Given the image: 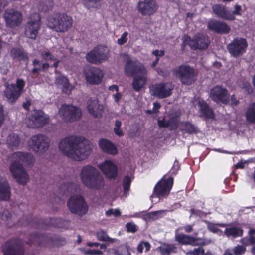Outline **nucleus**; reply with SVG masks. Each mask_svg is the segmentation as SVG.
Segmentation results:
<instances>
[{
    "instance_id": "f257e3e1",
    "label": "nucleus",
    "mask_w": 255,
    "mask_h": 255,
    "mask_svg": "<svg viewBox=\"0 0 255 255\" xmlns=\"http://www.w3.org/2000/svg\"><path fill=\"white\" fill-rule=\"evenodd\" d=\"M59 148L63 154L76 161L85 159L91 152L89 141L81 136L71 135L62 139Z\"/></svg>"
},
{
    "instance_id": "f03ea898",
    "label": "nucleus",
    "mask_w": 255,
    "mask_h": 255,
    "mask_svg": "<svg viewBox=\"0 0 255 255\" xmlns=\"http://www.w3.org/2000/svg\"><path fill=\"white\" fill-rule=\"evenodd\" d=\"M10 158L12 163L9 170L13 178L19 184L26 185L29 181V175L23 165L33 164V155L29 153L18 151L13 153Z\"/></svg>"
},
{
    "instance_id": "7ed1b4c3",
    "label": "nucleus",
    "mask_w": 255,
    "mask_h": 255,
    "mask_svg": "<svg viewBox=\"0 0 255 255\" xmlns=\"http://www.w3.org/2000/svg\"><path fill=\"white\" fill-rule=\"evenodd\" d=\"M66 243V240L59 235L49 234H39L32 233L28 236V241L26 244L29 246L32 245L42 247H60Z\"/></svg>"
},
{
    "instance_id": "20e7f679",
    "label": "nucleus",
    "mask_w": 255,
    "mask_h": 255,
    "mask_svg": "<svg viewBox=\"0 0 255 255\" xmlns=\"http://www.w3.org/2000/svg\"><path fill=\"white\" fill-rule=\"evenodd\" d=\"M82 183L91 189L99 190L105 185V182L99 172L90 165L84 166L80 173Z\"/></svg>"
},
{
    "instance_id": "39448f33",
    "label": "nucleus",
    "mask_w": 255,
    "mask_h": 255,
    "mask_svg": "<svg viewBox=\"0 0 255 255\" xmlns=\"http://www.w3.org/2000/svg\"><path fill=\"white\" fill-rule=\"evenodd\" d=\"M73 20L66 13L54 12L47 18L48 27L57 32L64 33L72 26Z\"/></svg>"
},
{
    "instance_id": "423d86ee",
    "label": "nucleus",
    "mask_w": 255,
    "mask_h": 255,
    "mask_svg": "<svg viewBox=\"0 0 255 255\" xmlns=\"http://www.w3.org/2000/svg\"><path fill=\"white\" fill-rule=\"evenodd\" d=\"M181 45L182 50H184L188 45L192 50H203L207 49L210 43L209 37L205 34L198 33L192 38L188 35H184Z\"/></svg>"
},
{
    "instance_id": "0eeeda50",
    "label": "nucleus",
    "mask_w": 255,
    "mask_h": 255,
    "mask_svg": "<svg viewBox=\"0 0 255 255\" xmlns=\"http://www.w3.org/2000/svg\"><path fill=\"white\" fill-rule=\"evenodd\" d=\"M173 73L183 85L189 86L197 80V75L194 68L187 64H181L174 69Z\"/></svg>"
},
{
    "instance_id": "6e6552de",
    "label": "nucleus",
    "mask_w": 255,
    "mask_h": 255,
    "mask_svg": "<svg viewBox=\"0 0 255 255\" xmlns=\"http://www.w3.org/2000/svg\"><path fill=\"white\" fill-rule=\"evenodd\" d=\"M109 56V50L108 47L98 45L87 53L85 58L90 63L99 64L107 60Z\"/></svg>"
},
{
    "instance_id": "1a4fd4ad",
    "label": "nucleus",
    "mask_w": 255,
    "mask_h": 255,
    "mask_svg": "<svg viewBox=\"0 0 255 255\" xmlns=\"http://www.w3.org/2000/svg\"><path fill=\"white\" fill-rule=\"evenodd\" d=\"M67 207L73 214L82 216L88 211V206L84 198L80 195H73L67 201Z\"/></svg>"
},
{
    "instance_id": "9d476101",
    "label": "nucleus",
    "mask_w": 255,
    "mask_h": 255,
    "mask_svg": "<svg viewBox=\"0 0 255 255\" xmlns=\"http://www.w3.org/2000/svg\"><path fill=\"white\" fill-rule=\"evenodd\" d=\"M2 251L3 255H24L23 243L19 238H11L3 245Z\"/></svg>"
},
{
    "instance_id": "9b49d317",
    "label": "nucleus",
    "mask_w": 255,
    "mask_h": 255,
    "mask_svg": "<svg viewBox=\"0 0 255 255\" xmlns=\"http://www.w3.org/2000/svg\"><path fill=\"white\" fill-rule=\"evenodd\" d=\"M69 220H63L62 218H49L48 220L44 221L37 218H34L31 221H29L28 225H29L35 228H39L42 227L45 224L47 226H51L58 228L67 229L70 225Z\"/></svg>"
},
{
    "instance_id": "f8f14e48",
    "label": "nucleus",
    "mask_w": 255,
    "mask_h": 255,
    "mask_svg": "<svg viewBox=\"0 0 255 255\" xmlns=\"http://www.w3.org/2000/svg\"><path fill=\"white\" fill-rule=\"evenodd\" d=\"M49 122V117L41 110H34L31 112L27 120V126L32 128L44 127Z\"/></svg>"
},
{
    "instance_id": "ddd939ff",
    "label": "nucleus",
    "mask_w": 255,
    "mask_h": 255,
    "mask_svg": "<svg viewBox=\"0 0 255 255\" xmlns=\"http://www.w3.org/2000/svg\"><path fill=\"white\" fill-rule=\"evenodd\" d=\"M41 24V17L39 14L34 13L31 15L24 25L25 36L32 39H35Z\"/></svg>"
},
{
    "instance_id": "4468645a",
    "label": "nucleus",
    "mask_w": 255,
    "mask_h": 255,
    "mask_svg": "<svg viewBox=\"0 0 255 255\" xmlns=\"http://www.w3.org/2000/svg\"><path fill=\"white\" fill-rule=\"evenodd\" d=\"M50 145V140L45 135L37 134L32 136L28 141V146L30 150L37 153L46 152Z\"/></svg>"
},
{
    "instance_id": "2eb2a0df",
    "label": "nucleus",
    "mask_w": 255,
    "mask_h": 255,
    "mask_svg": "<svg viewBox=\"0 0 255 255\" xmlns=\"http://www.w3.org/2000/svg\"><path fill=\"white\" fill-rule=\"evenodd\" d=\"M248 46V42L245 38L236 37L227 46L228 51L231 56L237 58L242 56L246 53Z\"/></svg>"
},
{
    "instance_id": "dca6fc26",
    "label": "nucleus",
    "mask_w": 255,
    "mask_h": 255,
    "mask_svg": "<svg viewBox=\"0 0 255 255\" xmlns=\"http://www.w3.org/2000/svg\"><path fill=\"white\" fill-rule=\"evenodd\" d=\"M59 114L66 122H73L78 120L81 117L80 109L71 104H63L59 108Z\"/></svg>"
},
{
    "instance_id": "f3484780",
    "label": "nucleus",
    "mask_w": 255,
    "mask_h": 255,
    "mask_svg": "<svg viewBox=\"0 0 255 255\" xmlns=\"http://www.w3.org/2000/svg\"><path fill=\"white\" fill-rule=\"evenodd\" d=\"M25 81L21 78H17L15 84H11L4 91L5 96L11 103L15 102L24 90Z\"/></svg>"
},
{
    "instance_id": "a211bd4d",
    "label": "nucleus",
    "mask_w": 255,
    "mask_h": 255,
    "mask_svg": "<svg viewBox=\"0 0 255 255\" xmlns=\"http://www.w3.org/2000/svg\"><path fill=\"white\" fill-rule=\"evenodd\" d=\"M125 72L127 75L131 77L139 74H147V71L142 63L129 58L126 62Z\"/></svg>"
},
{
    "instance_id": "6ab92c4d",
    "label": "nucleus",
    "mask_w": 255,
    "mask_h": 255,
    "mask_svg": "<svg viewBox=\"0 0 255 255\" xmlns=\"http://www.w3.org/2000/svg\"><path fill=\"white\" fill-rule=\"evenodd\" d=\"M83 74L87 82L91 85L100 84L104 76V73L100 69L94 66L85 68Z\"/></svg>"
},
{
    "instance_id": "aec40b11",
    "label": "nucleus",
    "mask_w": 255,
    "mask_h": 255,
    "mask_svg": "<svg viewBox=\"0 0 255 255\" xmlns=\"http://www.w3.org/2000/svg\"><path fill=\"white\" fill-rule=\"evenodd\" d=\"M173 177L170 176L165 180L161 179L155 185L153 194L158 198L168 195L173 184Z\"/></svg>"
},
{
    "instance_id": "412c9836",
    "label": "nucleus",
    "mask_w": 255,
    "mask_h": 255,
    "mask_svg": "<svg viewBox=\"0 0 255 255\" xmlns=\"http://www.w3.org/2000/svg\"><path fill=\"white\" fill-rule=\"evenodd\" d=\"M210 97L216 103L227 104L229 101L227 89L222 86H216L210 90Z\"/></svg>"
},
{
    "instance_id": "4be33fe9",
    "label": "nucleus",
    "mask_w": 255,
    "mask_h": 255,
    "mask_svg": "<svg viewBox=\"0 0 255 255\" xmlns=\"http://www.w3.org/2000/svg\"><path fill=\"white\" fill-rule=\"evenodd\" d=\"M137 8L142 16H150L157 11L158 5L155 0H140Z\"/></svg>"
},
{
    "instance_id": "5701e85b",
    "label": "nucleus",
    "mask_w": 255,
    "mask_h": 255,
    "mask_svg": "<svg viewBox=\"0 0 255 255\" xmlns=\"http://www.w3.org/2000/svg\"><path fill=\"white\" fill-rule=\"evenodd\" d=\"M4 18L6 26L11 28L18 26L22 21V13L13 9L6 11L4 14Z\"/></svg>"
},
{
    "instance_id": "b1692460",
    "label": "nucleus",
    "mask_w": 255,
    "mask_h": 255,
    "mask_svg": "<svg viewBox=\"0 0 255 255\" xmlns=\"http://www.w3.org/2000/svg\"><path fill=\"white\" fill-rule=\"evenodd\" d=\"M174 86L171 82H161L156 83L153 89L155 96L159 98L163 99L170 96Z\"/></svg>"
},
{
    "instance_id": "393cba45",
    "label": "nucleus",
    "mask_w": 255,
    "mask_h": 255,
    "mask_svg": "<svg viewBox=\"0 0 255 255\" xmlns=\"http://www.w3.org/2000/svg\"><path fill=\"white\" fill-rule=\"evenodd\" d=\"M86 107L89 113L94 118L102 116L104 107L103 104L99 103L97 98H89Z\"/></svg>"
},
{
    "instance_id": "a878e982",
    "label": "nucleus",
    "mask_w": 255,
    "mask_h": 255,
    "mask_svg": "<svg viewBox=\"0 0 255 255\" xmlns=\"http://www.w3.org/2000/svg\"><path fill=\"white\" fill-rule=\"evenodd\" d=\"M209 30L220 34H227L231 31L230 27L224 21L211 19L207 23Z\"/></svg>"
},
{
    "instance_id": "bb28decb",
    "label": "nucleus",
    "mask_w": 255,
    "mask_h": 255,
    "mask_svg": "<svg viewBox=\"0 0 255 255\" xmlns=\"http://www.w3.org/2000/svg\"><path fill=\"white\" fill-rule=\"evenodd\" d=\"M106 178L109 179H115L118 174L117 166L110 160H105L98 166Z\"/></svg>"
},
{
    "instance_id": "cd10ccee",
    "label": "nucleus",
    "mask_w": 255,
    "mask_h": 255,
    "mask_svg": "<svg viewBox=\"0 0 255 255\" xmlns=\"http://www.w3.org/2000/svg\"><path fill=\"white\" fill-rule=\"evenodd\" d=\"M212 10L216 17L223 20L233 21L235 20V16L231 14V12L227 9L225 6L220 4H215L212 6Z\"/></svg>"
},
{
    "instance_id": "c85d7f7f",
    "label": "nucleus",
    "mask_w": 255,
    "mask_h": 255,
    "mask_svg": "<svg viewBox=\"0 0 255 255\" xmlns=\"http://www.w3.org/2000/svg\"><path fill=\"white\" fill-rule=\"evenodd\" d=\"M198 105L200 117L207 119H213L215 118V114L213 109L204 100H199L198 102Z\"/></svg>"
},
{
    "instance_id": "c756f323",
    "label": "nucleus",
    "mask_w": 255,
    "mask_h": 255,
    "mask_svg": "<svg viewBox=\"0 0 255 255\" xmlns=\"http://www.w3.org/2000/svg\"><path fill=\"white\" fill-rule=\"evenodd\" d=\"M164 212L163 210H159L156 211H152L146 212L143 211L139 213H136L134 215L131 216L132 217L141 218L146 222H150L157 220L162 217V214Z\"/></svg>"
},
{
    "instance_id": "7c9ffc66",
    "label": "nucleus",
    "mask_w": 255,
    "mask_h": 255,
    "mask_svg": "<svg viewBox=\"0 0 255 255\" xmlns=\"http://www.w3.org/2000/svg\"><path fill=\"white\" fill-rule=\"evenodd\" d=\"M235 223H231V225L227 226V227L224 230L225 235L228 238H237L242 237L244 234V230L240 226L234 225Z\"/></svg>"
},
{
    "instance_id": "2f4dec72",
    "label": "nucleus",
    "mask_w": 255,
    "mask_h": 255,
    "mask_svg": "<svg viewBox=\"0 0 255 255\" xmlns=\"http://www.w3.org/2000/svg\"><path fill=\"white\" fill-rule=\"evenodd\" d=\"M99 146L103 152L106 153L115 155L118 153L115 145L107 139H101L99 142Z\"/></svg>"
},
{
    "instance_id": "473e14b6",
    "label": "nucleus",
    "mask_w": 255,
    "mask_h": 255,
    "mask_svg": "<svg viewBox=\"0 0 255 255\" xmlns=\"http://www.w3.org/2000/svg\"><path fill=\"white\" fill-rule=\"evenodd\" d=\"M10 55L15 61L27 63L29 57L27 53L23 49L18 47H13L10 51Z\"/></svg>"
},
{
    "instance_id": "72a5a7b5",
    "label": "nucleus",
    "mask_w": 255,
    "mask_h": 255,
    "mask_svg": "<svg viewBox=\"0 0 255 255\" xmlns=\"http://www.w3.org/2000/svg\"><path fill=\"white\" fill-rule=\"evenodd\" d=\"M11 197V188L8 182L5 179L0 182V201H7Z\"/></svg>"
},
{
    "instance_id": "f704fd0d",
    "label": "nucleus",
    "mask_w": 255,
    "mask_h": 255,
    "mask_svg": "<svg viewBox=\"0 0 255 255\" xmlns=\"http://www.w3.org/2000/svg\"><path fill=\"white\" fill-rule=\"evenodd\" d=\"M179 229L175 232V240L180 245H189L193 242V236L178 232Z\"/></svg>"
},
{
    "instance_id": "c9c22d12",
    "label": "nucleus",
    "mask_w": 255,
    "mask_h": 255,
    "mask_svg": "<svg viewBox=\"0 0 255 255\" xmlns=\"http://www.w3.org/2000/svg\"><path fill=\"white\" fill-rule=\"evenodd\" d=\"M146 75L147 74H139L133 77L132 86L135 91L139 92L144 87L147 81Z\"/></svg>"
},
{
    "instance_id": "e433bc0d",
    "label": "nucleus",
    "mask_w": 255,
    "mask_h": 255,
    "mask_svg": "<svg viewBox=\"0 0 255 255\" xmlns=\"http://www.w3.org/2000/svg\"><path fill=\"white\" fill-rule=\"evenodd\" d=\"M161 255H170L172 253H176L177 248L175 245L172 244L164 243L162 245L156 248Z\"/></svg>"
},
{
    "instance_id": "4c0bfd02",
    "label": "nucleus",
    "mask_w": 255,
    "mask_h": 255,
    "mask_svg": "<svg viewBox=\"0 0 255 255\" xmlns=\"http://www.w3.org/2000/svg\"><path fill=\"white\" fill-rule=\"evenodd\" d=\"M6 142L8 148L13 150L18 147L21 143V138L18 134L12 133L7 137Z\"/></svg>"
},
{
    "instance_id": "58836bf2",
    "label": "nucleus",
    "mask_w": 255,
    "mask_h": 255,
    "mask_svg": "<svg viewBox=\"0 0 255 255\" xmlns=\"http://www.w3.org/2000/svg\"><path fill=\"white\" fill-rule=\"evenodd\" d=\"M240 242L246 246L255 245V228H250L247 236L242 238Z\"/></svg>"
},
{
    "instance_id": "ea45409f",
    "label": "nucleus",
    "mask_w": 255,
    "mask_h": 255,
    "mask_svg": "<svg viewBox=\"0 0 255 255\" xmlns=\"http://www.w3.org/2000/svg\"><path fill=\"white\" fill-rule=\"evenodd\" d=\"M181 130L188 134L197 133L198 128L193 124L189 121L183 122L181 123Z\"/></svg>"
},
{
    "instance_id": "a19ab883",
    "label": "nucleus",
    "mask_w": 255,
    "mask_h": 255,
    "mask_svg": "<svg viewBox=\"0 0 255 255\" xmlns=\"http://www.w3.org/2000/svg\"><path fill=\"white\" fill-rule=\"evenodd\" d=\"M245 117L247 122L255 124V102L252 103L247 108Z\"/></svg>"
},
{
    "instance_id": "79ce46f5",
    "label": "nucleus",
    "mask_w": 255,
    "mask_h": 255,
    "mask_svg": "<svg viewBox=\"0 0 255 255\" xmlns=\"http://www.w3.org/2000/svg\"><path fill=\"white\" fill-rule=\"evenodd\" d=\"M56 83L57 85L62 86L63 91L66 94H69L71 90L69 89L70 84L68 79L64 76L60 75L56 80Z\"/></svg>"
},
{
    "instance_id": "37998d69",
    "label": "nucleus",
    "mask_w": 255,
    "mask_h": 255,
    "mask_svg": "<svg viewBox=\"0 0 255 255\" xmlns=\"http://www.w3.org/2000/svg\"><path fill=\"white\" fill-rule=\"evenodd\" d=\"M54 6L52 0H42L38 4V10L42 12H47L51 10Z\"/></svg>"
},
{
    "instance_id": "c03bdc74",
    "label": "nucleus",
    "mask_w": 255,
    "mask_h": 255,
    "mask_svg": "<svg viewBox=\"0 0 255 255\" xmlns=\"http://www.w3.org/2000/svg\"><path fill=\"white\" fill-rule=\"evenodd\" d=\"M131 182V179L128 175H126L124 177L122 183L123 196H127L128 194Z\"/></svg>"
},
{
    "instance_id": "a18cd8bd",
    "label": "nucleus",
    "mask_w": 255,
    "mask_h": 255,
    "mask_svg": "<svg viewBox=\"0 0 255 255\" xmlns=\"http://www.w3.org/2000/svg\"><path fill=\"white\" fill-rule=\"evenodd\" d=\"M231 225V224L218 223H213L210 222H207V228L208 229L213 233H218L221 230L217 228V226L221 227H225Z\"/></svg>"
},
{
    "instance_id": "49530a36",
    "label": "nucleus",
    "mask_w": 255,
    "mask_h": 255,
    "mask_svg": "<svg viewBox=\"0 0 255 255\" xmlns=\"http://www.w3.org/2000/svg\"><path fill=\"white\" fill-rule=\"evenodd\" d=\"M96 236L98 240L104 242H112L113 239L110 238L107 233L103 230H100L97 232Z\"/></svg>"
},
{
    "instance_id": "de8ad7c7",
    "label": "nucleus",
    "mask_w": 255,
    "mask_h": 255,
    "mask_svg": "<svg viewBox=\"0 0 255 255\" xmlns=\"http://www.w3.org/2000/svg\"><path fill=\"white\" fill-rule=\"evenodd\" d=\"M246 246L244 245H237L232 249V252L234 255H243L246 251Z\"/></svg>"
},
{
    "instance_id": "09e8293b",
    "label": "nucleus",
    "mask_w": 255,
    "mask_h": 255,
    "mask_svg": "<svg viewBox=\"0 0 255 255\" xmlns=\"http://www.w3.org/2000/svg\"><path fill=\"white\" fill-rule=\"evenodd\" d=\"M122 122L119 120H116L115 121V127L114 128V132L115 134L119 137H122L124 136V133L121 129V127L122 126Z\"/></svg>"
},
{
    "instance_id": "8fccbe9b",
    "label": "nucleus",
    "mask_w": 255,
    "mask_h": 255,
    "mask_svg": "<svg viewBox=\"0 0 255 255\" xmlns=\"http://www.w3.org/2000/svg\"><path fill=\"white\" fill-rule=\"evenodd\" d=\"M32 65L34 66L32 69V73L33 74H36L39 73L41 71L42 63L38 59H35L33 60Z\"/></svg>"
},
{
    "instance_id": "3c124183",
    "label": "nucleus",
    "mask_w": 255,
    "mask_h": 255,
    "mask_svg": "<svg viewBox=\"0 0 255 255\" xmlns=\"http://www.w3.org/2000/svg\"><path fill=\"white\" fill-rule=\"evenodd\" d=\"M168 127L170 130H176L178 128V122L176 118H170L168 121Z\"/></svg>"
},
{
    "instance_id": "603ef678",
    "label": "nucleus",
    "mask_w": 255,
    "mask_h": 255,
    "mask_svg": "<svg viewBox=\"0 0 255 255\" xmlns=\"http://www.w3.org/2000/svg\"><path fill=\"white\" fill-rule=\"evenodd\" d=\"M205 250L202 247L195 248L193 251H188L187 255H204Z\"/></svg>"
},
{
    "instance_id": "864d4df0",
    "label": "nucleus",
    "mask_w": 255,
    "mask_h": 255,
    "mask_svg": "<svg viewBox=\"0 0 255 255\" xmlns=\"http://www.w3.org/2000/svg\"><path fill=\"white\" fill-rule=\"evenodd\" d=\"M41 57L46 61L47 60H56V58L54 55L51 54L49 51H45L41 53Z\"/></svg>"
},
{
    "instance_id": "5fc2aeb1",
    "label": "nucleus",
    "mask_w": 255,
    "mask_h": 255,
    "mask_svg": "<svg viewBox=\"0 0 255 255\" xmlns=\"http://www.w3.org/2000/svg\"><path fill=\"white\" fill-rule=\"evenodd\" d=\"M127 231L128 233H134L137 231L136 225L131 222H128L126 224Z\"/></svg>"
},
{
    "instance_id": "6e6d98bb",
    "label": "nucleus",
    "mask_w": 255,
    "mask_h": 255,
    "mask_svg": "<svg viewBox=\"0 0 255 255\" xmlns=\"http://www.w3.org/2000/svg\"><path fill=\"white\" fill-rule=\"evenodd\" d=\"M82 251L84 254L88 255H101L102 254L101 251L96 249H83Z\"/></svg>"
},
{
    "instance_id": "4d7b16f0",
    "label": "nucleus",
    "mask_w": 255,
    "mask_h": 255,
    "mask_svg": "<svg viewBox=\"0 0 255 255\" xmlns=\"http://www.w3.org/2000/svg\"><path fill=\"white\" fill-rule=\"evenodd\" d=\"M128 35V32L125 31L121 36V37L117 40V43L119 45H122L127 42L128 39L127 36Z\"/></svg>"
},
{
    "instance_id": "13d9d810",
    "label": "nucleus",
    "mask_w": 255,
    "mask_h": 255,
    "mask_svg": "<svg viewBox=\"0 0 255 255\" xmlns=\"http://www.w3.org/2000/svg\"><path fill=\"white\" fill-rule=\"evenodd\" d=\"M193 242L189 245L192 246H202L205 244V241L203 239L199 237H193Z\"/></svg>"
},
{
    "instance_id": "bf43d9fd",
    "label": "nucleus",
    "mask_w": 255,
    "mask_h": 255,
    "mask_svg": "<svg viewBox=\"0 0 255 255\" xmlns=\"http://www.w3.org/2000/svg\"><path fill=\"white\" fill-rule=\"evenodd\" d=\"M243 87L249 93L251 94L253 91V89L251 83L248 81H244L243 83Z\"/></svg>"
},
{
    "instance_id": "052dcab7",
    "label": "nucleus",
    "mask_w": 255,
    "mask_h": 255,
    "mask_svg": "<svg viewBox=\"0 0 255 255\" xmlns=\"http://www.w3.org/2000/svg\"><path fill=\"white\" fill-rule=\"evenodd\" d=\"M11 217V214L7 210H4L1 214V219L4 221H8Z\"/></svg>"
},
{
    "instance_id": "680f3d73",
    "label": "nucleus",
    "mask_w": 255,
    "mask_h": 255,
    "mask_svg": "<svg viewBox=\"0 0 255 255\" xmlns=\"http://www.w3.org/2000/svg\"><path fill=\"white\" fill-rule=\"evenodd\" d=\"M5 120V114L3 106L0 103V128L2 126Z\"/></svg>"
},
{
    "instance_id": "e2e57ef3",
    "label": "nucleus",
    "mask_w": 255,
    "mask_h": 255,
    "mask_svg": "<svg viewBox=\"0 0 255 255\" xmlns=\"http://www.w3.org/2000/svg\"><path fill=\"white\" fill-rule=\"evenodd\" d=\"M235 9L232 11V12H231V14H233L232 15L233 16H235V15H241V6L239 5L236 4L234 6Z\"/></svg>"
},
{
    "instance_id": "0e129e2a",
    "label": "nucleus",
    "mask_w": 255,
    "mask_h": 255,
    "mask_svg": "<svg viewBox=\"0 0 255 255\" xmlns=\"http://www.w3.org/2000/svg\"><path fill=\"white\" fill-rule=\"evenodd\" d=\"M161 107V105L160 103L157 102H154L153 107L152 108V112L154 113H157L159 112V110ZM148 113L149 114L152 113L151 111H148Z\"/></svg>"
},
{
    "instance_id": "69168bd1",
    "label": "nucleus",
    "mask_w": 255,
    "mask_h": 255,
    "mask_svg": "<svg viewBox=\"0 0 255 255\" xmlns=\"http://www.w3.org/2000/svg\"><path fill=\"white\" fill-rule=\"evenodd\" d=\"M158 125L160 128H168V121H166L164 118L162 120L158 119L157 121Z\"/></svg>"
},
{
    "instance_id": "338daca9",
    "label": "nucleus",
    "mask_w": 255,
    "mask_h": 255,
    "mask_svg": "<svg viewBox=\"0 0 255 255\" xmlns=\"http://www.w3.org/2000/svg\"><path fill=\"white\" fill-rule=\"evenodd\" d=\"M152 54L155 55L156 57H158V56H163L165 54V52L163 50H155L153 51Z\"/></svg>"
},
{
    "instance_id": "774afa93",
    "label": "nucleus",
    "mask_w": 255,
    "mask_h": 255,
    "mask_svg": "<svg viewBox=\"0 0 255 255\" xmlns=\"http://www.w3.org/2000/svg\"><path fill=\"white\" fill-rule=\"evenodd\" d=\"M180 229H183L186 233H189L193 231V225H187L183 227H180Z\"/></svg>"
}]
</instances>
